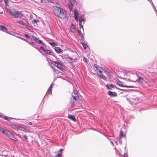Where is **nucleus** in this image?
<instances>
[{
    "label": "nucleus",
    "instance_id": "nucleus-23",
    "mask_svg": "<svg viewBox=\"0 0 157 157\" xmlns=\"http://www.w3.org/2000/svg\"><path fill=\"white\" fill-rule=\"evenodd\" d=\"M11 133V132H10L8 130H6V132H5V133L4 134L7 136L9 137V135Z\"/></svg>",
    "mask_w": 157,
    "mask_h": 157
},
{
    "label": "nucleus",
    "instance_id": "nucleus-32",
    "mask_svg": "<svg viewBox=\"0 0 157 157\" xmlns=\"http://www.w3.org/2000/svg\"><path fill=\"white\" fill-rule=\"evenodd\" d=\"M100 77H101L102 78L105 80L106 78V77L103 75V74L101 75V76H100Z\"/></svg>",
    "mask_w": 157,
    "mask_h": 157
},
{
    "label": "nucleus",
    "instance_id": "nucleus-29",
    "mask_svg": "<svg viewBox=\"0 0 157 157\" xmlns=\"http://www.w3.org/2000/svg\"><path fill=\"white\" fill-rule=\"evenodd\" d=\"M49 44L52 46L54 47L56 45V44L54 42H50Z\"/></svg>",
    "mask_w": 157,
    "mask_h": 157
},
{
    "label": "nucleus",
    "instance_id": "nucleus-26",
    "mask_svg": "<svg viewBox=\"0 0 157 157\" xmlns=\"http://www.w3.org/2000/svg\"><path fill=\"white\" fill-rule=\"evenodd\" d=\"M78 33L79 34V36L81 37L82 38L83 37V35L82 33H81V31H79V30H78Z\"/></svg>",
    "mask_w": 157,
    "mask_h": 157
},
{
    "label": "nucleus",
    "instance_id": "nucleus-21",
    "mask_svg": "<svg viewBox=\"0 0 157 157\" xmlns=\"http://www.w3.org/2000/svg\"><path fill=\"white\" fill-rule=\"evenodd\" d=\"M44 51L46 54H47L50 55L51 54L52 52H51L48 50H44Z\"/></svg>",
    "mask_w": 157,
    "mask_h": 157
},
{
    "label": "nucleus",
    "instance_id": "nucleus-17",
    "mask_svg": "<svg viewBox=\"0 0 157 157\" xmlns=\"http://www.w3.org/2000/svg\"><path fill=\"white\" fill-rule=\"evenodd\" d=\"M16 22L23 26H25L26 25V24L22 21H17Z\"/></svg>",
    "mask_w": 157,
    "mask_h": 157
},
{
    "label": "nucleus",
    "instance_id": "nucleus-25",
    "mask_svg": "<svg viewBox=\"0 0 157 157\" xmlns=\"http://www.w3.org/2000/svg\"><path fill=\"white\" fill-rule=\"evenodd\" d=\"M137 80L139 82H142L143 80V79L142 77H140Z\"/></svg>",
    "mask_w": 157,
    "mask_h": 157
},
{
    "label": "nucleus",
    "instance_id": "nucleus-53",
    "mask_svg": "<svg viewBox=\"0 0 157 157\" xmlns=\"http://www.w3.org/2000/svg\"><path fill=\"white\" fill-rule=\"evenodd\" d=\"M0 131H1V128H0Z\"/></svg>",
    "mask_w": 157,
    "mask_h": 157
},
{
    "label": "nucleus",
    "instance_id": "nucleus-52",
    "mask_svg": "<svg viewBox=\"0 0 157 157\" xmlns=\"http://www.w3.org/2000/svg\"><path fill=\"white\" fill-rule=\"evenodd\" d=\"M111 144H113V143L112 142H111Z\"/></svg>",
    "mask_w": 157,
    "mask_h": 157
},
{
    "label": "nucleus",
    "instance_id": "nucleus-1",
    "mask_svg": "<svg viewBox=\"0 0 157 157\" xmlns=\"http://www.w3.org/2000/svg\"><path fill=\"white\" fill-rule=\"evenodd\" d=\"M5 10L8 13L15 18H21L23 16V14L18 11L12 10L7 7L5 8Z\"/></svg>",
    "mask_w": 157,
    "mask_h": 157
},
{
    "label": "nucleus",
    "instance_id": "nucleus-45",
    "mask_svg": "<svg viewBox=\"0 0 157 157\" xmlns=\"http://www.w3.org/2000/svg\"><path fill=\"white\" fill-rule=\"evenodd\" d=\"M28 124L29 125H32V122H29L28 123Z\"/></svg>",
    "mask_w": 157,
    "mask_h": 157
},
{
    "label": "nucleus",
    "instance_id": "nucleus-19",
    "mask_svg": "<svg viewBox=\"0 0 157 157\" xmlns=\"http://www.w3.org/2000/svg\"><path fill=\"white\" fill-rule=\"evenodd\" d=\"M81 44L83 45V47L85 49H86V48L88 47L87 44L85 42H81Z\"/></svg>",
    "mask_w": 157,
    "mask_h": 157
},
{
    "label": "nucleus",
    "instance_id": "nucleus-4",
    "mask_svg": "<svg viewBox=\"0 0 157 157\" xmlns=\"http://www.w3.org/2000/svg\"><path fill=\"white\" fill-rule=\"evenodd\" d=\"M52 63L60 70L62 71L63 70V64L60 61H58L57 62L53 61V63Z\"/></svg>",
    "mask_w": 157,
    "mask_h": 157
},
{
    "label": "nucleus",
    "instance_id": "nucleus-13",
    "mask_svg": "<svg viewBox=\"0 0 157 157\" xmlns=\"http://www.w3.org/2000/svg\"><path fill=\"white\" fill-rule=\"evenodd\" d=\"M63 149H60L58 152L57 155L55 156V157H61V155L62 153V151H63Z\"/></svg>",
    "mask_w": 157,
    "mask_h": 157
},
{
    "label": "nucleus",
    "instance_id": "nucleus-47",
    "mask_svg": "<svg viewBox=\"0 0 157 157\" xmlns=\"http://www.w3.org/2000/svg\"><path fill=\"white\" fill-rule=\"evenodd\" d=\"M68 58L70 59V60H71V61H73V59H72L71 58Z\"/></svg>",
    "mask_w": 157,
    "mask_h": 157
},
{
    "label": "nucleus",
    "instance_id": "nucleus-39",
    "mask_svg": "<svg viewBox=\"0 0 157 157\" xmlns=\"http://www.w3.org/2000/svg\"><path fill=\"white\" fill-rule=\"evenodd\" d=\"M23 138L25 139L26 140H28V138L26 135H24L23 136Z\"/></svg>",
    "mask_w": 157,
    "mask_h": 157
},
{
    "label": "nucleus",
    "instance_id": "nucleus-14",
    "mask_svg": "<svg viewBox=\"0 0 157 157\" xmlns=\"http://www.w3.org/2000/svg\"><path fill=\"white\" fill-rule=\"evenodd\" d=\"M9 137L10 139H11L12 140L14 141H16L17 140V139L14 136L13 134L12 133H10V134L9 135Z\"/></svg>",
    "mask_w": 157,
    "mask_h": 157
},
{
    "label": "nucleus",
    "instance_id": "nucleus-35",
    "mask_svg": "<svg viewBox=\"0 0 157 157\" xmlns=\"http://www.w3.org/2000/svg\"><path fill=\"white\" fill-rule=\"evenodd\" d=\"M72 6H73V5L72 4H70V5L69 6V8L70 10L72 9Z\"/></svg>",
    "mask_w": 157,
    "mask_h": 157
},
{
    "label": "nucleus",
    "instance_id": "nucleus-38",
    "mask_svg": "<svg viewBox=\"0 0 157 157\" xmlns=\"http://www.w3.org/2000/svg\"><path fill=\"white\" fill-rule=\"evenodd\" d=\"M6 130H3L2 129H2H1V131H1L2 133L5 134V132H6Z\"/></svg>",
    "mask_w": 157,
    "mask_h": 157
},
{
    "label": "nucleus",
    "instance_id": "nucleus-5",
    "mask_svg": "<svg viewBox=\"0 0 157 157\" xmlns=\"http://www.w3.org/2000/svg\"><path fill=\"white\" fill-rule=\"evenodd\" d=\"M117 84L120 86H121L123 87H129V88H132L133 86H127L126 85H124V83L120 80H118L117 81Z\"/></svg>",
    "mask_w": 157,
    "mask_h": 157
},
{
    "label": "nucleus",
    "instance_id": "nucleus-43",
    "mask_svg": "<svg viewBox=\"0 0 157 157\" xmlns=\"http://www.w3.org/2000/svg\"><path fill=\"white\" fill-rule=\"evenodd\" d=\"M83 60L85 62H87V59L86 58H84V59H83Z\"/></svg>",
    "mask_w": 157,
    "mask_h": 157
},
{
    "label": "nucleus",
    "instance_id": "nucleus-34",
    "mask_svg": "<svg viewBox=\"0 0 157 157\" xmlns=\"http://www.w3.org/2000/svg\"><path fill=\"white\" fill-rule=\"evenodd\" d=\"M79 25H80V29H81L82 28V29L83 30L84 29H83V26L82 24V23H81V24H79Z\"/></svg>",
    "mask_w": 157,
    "mask_h": 157
},
{
    "label": "nucleus",
    "instance_id": "nucleus-6",
    "mask_svg": "<svg viewBox=\"0 0 157 157\" xmlns=\"http://www.w3.org/2000/svg\"><path fill=\"white\" fill-rule=\"evenodd\" d=\"M97 70L98 75L100 76H101V75L104 74V72L105 71V70L102 68L97 69Z\"/></svg>",
    "mask_w": 157,
    "mask_h": 157
},
{
    "label": "nucleus",
    "instance_id": "nucleus-11",
    "mask_svg": "<svg viewBox=\"0 0 157 157\" xmlns=\"http://www.w3.org/2000/svg\"><path fill=\"white\" fill-rule=\"evenodd\" d=\"M55 51L58 53H62L63 52V51L61 50L59 47H55Z\"/></svg>",
    "mask_w": 157,
    "mask_h": 157
},
{
    "label": "nucleus",
    "instance_id": "nucleus-42",
    "mask_svg": "<svg viewBox=\"0 0 157 157\" xmlns=\"http://www.w3.org/2000/svg\"><path fill=\"white\" fill-rule=\"evenodd\" d=\"M129 79L130 80H131L132 81H135L134 80V79H132V78H131V77H130V78H129Z\"/></svg>",
    "mask_w": 157,
    "mask_h": 157
},
{
    "label": "nucleus",
    "instance_id": "nucleus-54",
    "mask_svg": "<svg viewBox=\"0 0 157 157\" xmlns=\"http://www.w3.org/2000/svg\"><path fill=\"white\" fill-rule=\"evenodd\" d=\"M5 157H7L6 156H5Z\"/></svg>",
    "mask_w": 157,
    "mask_h": 157
},
{
    "label": "nucleus",
    "instance_id": "nucleus-10",
    "mask_svg": "<svg viewBox=\"0 0 157 157\" xmlns=\"http://www.w3.org/2000/svg\"><path fill=\"white\" fill-rule=\"evenodd\" d=\"M68 117L70 119L74 121H76V118L74 115H72L71 114H69Z\"/></svg>",
    "mask_w": 157,
    "mask_h": 157
},
{
    "label": "nucleus",
    "instance_id": "nucleus-49",
    "mask_svg": "<svg viewBox=\"0 0 157 157\" xmlns=\"http://www.w3.org/2000/svg\"><path fill=\"white\" fill-rule=\"evenodd\" d=\"M124 157H128V156L127 155H124Z\"/></svg>",
    "mask_w": 157,
    "mask_h": 157
},
{
    "label": "nucleus",
    "instance_id": "nucleus-51",
    "mask_svg": "<svg viewBox=\"0 0 157 157\" xmlns=\"http://www.w3.org/2000/svg\"><path fill=\"white\" fill-rule=\"evenodd\" d=\"M126 75H128V74H126Z\"/></svg>",
    "mask_w": 157,
    "mask_h": 157
},
{
    "label": "nucleus",
    "instance_id": "nucleus-30",
    "mask_svg": "<svg viewBox=\"0 0 157 157\" xmlns=\"http://www.w3.org/2000/svg\"><path fill=\"white\" fill-rule=\"evenodd\" d=\"M104 73H105L106 74V75L107 76H110L109 72L108 71H106V70L105 72H104Z\"/></svg>",
    "mask_w": 157,
    "mask_h": 157
},
{
    "label": "nucleus",
    "instance_id": "nucleus-12",
    "mask_svg": "<svg viewBox=\"0 0 157 157\" xmlns=\"http://www.w3.org/2000/svg\"><path fill=\"white\" fill-rule=\"evenodd\" d=\"M106 86L108 89L112 90V88L114 89L115 88V86L112 84H107Z\"/></svg>",
    "mask_w": 157,
    "mask_h": 157
},
{
    "label": "nucleus",
    "instance_id": "nucleus-15",
    "mask_svg": "<svg viewBox=\"0 0 157 157\" xmlns=\"http://www.w3.org/2000/svg\"><path fill=\"white\" fill-rule=\"evenodd\" d=\"M0 29L2 30L3 31L6 32L8 31L7 28L4 26L0 25Z\"/></svg>",
    "mask_w": 157,
    "mask_h": 157
},
{
    "label": "nucleus",
    "instance_id": "nucleus-20",
    "mask_svg": "<svg viewBox=\"0 0 157 157\" xmlns=\"http://www.w3.org/2000/svg\"><path fill=\"white\" fill-rule=\"evenodd\" d=\"M3 118H4L5 120H7V121H10L12 119H13L11 117H6V116H5V115H4V116Z\"/></svg>",
    "mask_w": 157,
    "mask_h": 157
},
{
    "label": "nucleus",
    "instance_id": "nucleus-44",
    "mask_svg": "<svg viewBox=\"0 0 157 157\" xmlns=\"http://www.w3.org/2000/svg\"><path fill=\"white\" fill-rule=\"evenodd\" d=\"M52 84H51L50 86L49 89L52 90Z\"/></svg>",
    "mask_w": 157,
    "mask_h": 157
},
{
    "label": "nucleus",
    "instance_id": "nucleus-3",
    "mask_svg": "<svg viewBox=\"0 0 157 157\" xmlns=\"http://www.w3.org/2000/svg\"><path fill=\"white\" fill-rule=\"evenodd\" d=\"M54 12L56 16L60 18L62 17L63 15V10L60 7H56L54 11Z\"/></svg>",
    "mask_w": 157,
    "mask_h": 157
},
{
    "label": "nucleus",
    "instance_id": "nucleus-18",
    "mask_svg": "<svg viewBox=\"0 0 157 157\" xmlns=\"http://www.w3.org/2000/svg\"><path fill=\"white\" fill-rule=\"evenodd\" d=\"M17 129L23 131H24L25 129V128H24L22 126L19 125L18 126Z\"/></svg>",
    "mask_w": 157,
    "mask_h": 157
},
{
    "label": "nucleus",
    "instance_id": "nucleus-36",
    "mask_svg": "<svg viewBox=\"0 0 157 157\" xmlns=\"http://www.w3.org/2000/svg\"><path fill=\"white\" fill-rule=\"evenodd\" d=\"M38 21V20L33 19L32 21V23H35L36 22H37Z\"/></svg>",
    "mask_w": 157,
    "mask_h": 157
},
{
    "label": "nucleus",
    "instance_id": "nucleus-33",
    "mask_svg": "<svg viewBox=\"0 0 157 157\" xmlns=\"http://www.w3.org/2000/svg\"><path fill=\"white\" fill-rule=\"evenodd\" d=\"M75 26L73 24H71V29H75Z\"/></svg>",
    "mask_w": 157,
    "mask_h": 157
},
{
    "label": "nucleus",
    "instance_id": "nucleus-7",
    "mask_svg": "<svg viewBox=\"0 0 157 157\" xmlns=\"http://www.w3.org/2000/svg\"><path fill=\"white\" fill-rule=\"evenodd\" d=\"M74 17L75 20H76V21H78V10H75L74 12Z\"/></svg>",
    "mask_w": 157,
    "mask_h": 157
},
{
    "label": "nucleus",
    "instance_id": "nucleus-37",
    "mask_svg": "<svg viewBox=\"0 0 157 157\" xmlns=\"http://www.w3.org/2000/svg\"><path fill=\"white\" fill-rule=\"evenodd\" d=\"M24 36L25 37L29 38V39H30V37L27 34H24Z\"/></svg>",
    "mask_w": 157,
    "mask_h": 157
},
{
    "label": "nucleus",
    "instance_id": "nucleus-48",
    "mask_svg": "<svg viewBox=\"0 0 157 157\" xmlns=\"http://www.w3.org/2000/svg\"><path fill=\"white\" fill-rule=\"evenodd\" d=\"M3 117H4V116H3V115H0V117H2V118H3Z\"/></svg>",
    "mask_w": 157,
    "mask_h": 157
},
{
    "label": "nucleus",
    "instance_id": "nucleus-27",
    "mask_svg": "<svg viewBox=\"0 0 157 157\" xmlns=\"http://www.w3.org/2000/svg\"><path fill=\"white\" fill-rule=\"evenodd\" d=\"M47 94L48 95H50L52 94V90L49 89L47 92Z\"/></svg>",
    "mask_w": 157,
    "mask_h": 157
},
{
    "label": "nucleus",
    "instance_id": "nucleus-41",
    "mask_svg": "<svg viewBox=\"0 0 157 157\" xmlns=\"http://www.w3.org/2000/svg\"><path fill=\"white\" fill-rule=\"evenodd\" d=\"M52 68L53 69H54V72H56L57 74L59 73V71L58 70H56V69H54L53 67H52Z\"/></svg>",
    "mask_w": 157,
    "mask_h": 157
},
{
    "label": "nucleus",
    "instance_id": "nucleus-28",
    "mask_svg": "<svg viewBox=\"0 0 157 157\" xmlns=\"http://www.w3.org/2000/svg\"><path fill=\"white\" fill-rule=\"evenodd\" d=\"M33 38V40L35 41L36 42H38V41H39V40L37 39V38L36 37H35L33 36H32Z\"/></svg>",
    "mask_w": 157,
    "mask_h": 157
},
{
    "label": "nucleus",
    "instance_id": "nucleus-40",
    "mask_svg": "<svg viewBox=\"0 0 157 157\" xmlns=\"http://www.w3.org/2000/svg\"><path fill=\"white\" fill-rule=\"evenodd\" d=\"M38 42H39V44H41L43 45L44 44L41 40H39V41H38Z\"/></svg>",
    "mask_w": 157,
    "mask_h": 157
},
{
    "label": "nucleus",
    "instance_id": "nucleus-9",
    "mask_svg": "<svg viewBox=\"0 0 157 157\" xmlns=\"http://www.w3.org/2000/svg\"><path fill=\"white\" fill-rule=\"evenodd\" d=\"M85 16L84 15H82L80 18L79 20V24H81V23H82V21H83V23L84 24V22L85 21Z\"/></svg>",
    "mask_w": 157,
    "mask_h": 157
},
{
    "label": "nucleus",
    "instance_id": "nucleus-8",
    "mask_svg": "<svg viewBox=\"0 0 157 157\" xmlns=\"http://www.w3.org/2000/svg\"><path fill=\"white\" fill-rule=\"evenodd\" d=\"M108 94L112 97H116L117 96V94L115 92H113L111 91H109L108 92Z\"/></svg>",
    "mask_w": 157,
    "mask_h": 157
},
{
    "label": "nucleus",
    "instance_id": "nucleus-24",
    "mask_svg": "<svg viewBox=\"0 0 157 157\" xmlns=\"http://www.w3.org/2000/svg\"><path fill=\"white\" fill-rule=\"evenodd\" d=\"M120 137L122 138L124 136L123 134V132L122 131H121L120 134Z\"/></svg>",
    "mask_w": 157,
    "mask_h": 157
},
{
    "label": "nucleus",
    "instance_id": "nucleus-31",
    "mask_svg": "<svg viewBox=\"0 0 157 157\" xmlns=\"http://www.w3.org/2000/svg\"><path fill=\"white\" fill-rule=\"evenodd\" d=\"M4 2L5 3L6 6H9L8 3V0H4Z\"/></svg>",
    "mask_w": 157,
    "mask_h": 157
},
{
    "label": "nucleus",
    "instance_id": "nucleus-16",
    "mask_svg": "<svg viewBox=\"0 0 157 157\" xmlns=\"http://www.w3.org/2000/svg\"><path fill=\"white\" fill-rule=\"evenodd\" d=\"M18 126V125L15 124L13 123H12L10 124V126L11 127L14 129H17Z\"/></svg>",
    "mask_w": 157,
    "mask_h": 157
},
{
    "label": "nucleus",
    "instance_id": "nucleus-46",
    "mask_svg": "<svg viewBox=\"0 0 157 157\" xmlns=\"http://www.w3.org/2000/svg\"><path fill=\"white\" fill-rule=\"evenodd\" d=\"M40 48L41 49H42L43 51H44V50H45L43 47H41Z\"/></svg>",
    "mask_w": 157,
    "mask_h": 157
},
{
    "label": "nucleus",
    "instance_id": "nucleus-2",
    "mask_svg": "<svg viewBox=\"0 0 157 157\" xmlns=\"http://www.w3.org/2000/svg\"><path fill=\"white\" fill-rule=\"evenodd\" d=\"M78 98V92L75 89L74 90L73 92L72 93L71 96L70 98L71 102L72 104V107H73L76 101Z\"/></svg>",
    "mask_w": 157,
    "mask_h": 157
},
{
    "label": "nucleus",
    "instance_id": "nucleus-22",
    "mask_svg": "<svg viewBox=\"0 0 157 157\" xmlns=\"http://www.w3.org/2000/svg\"><path fill=\"white\" fill-rule=\"evenodd\" d=\"M41 2H46L49 3L50 2L52 1V0H40Z\"/></svg>",
    "mask_w": 157,
    "mask_h": 157
},
{
    "label": "nucleus",
    "instance_id": "nucleus-50",
    "mask_svg": "<svg viewBox=\"0 0 157 157\" xmlns=\"http://www.w3.org/2000/svg\"><path fill=\"white\" fill-rule=\"evenodd\" d=\"M2 0H0V2H2Z\"/></svg>",
    "mask_w": 157,
    "mask_h": 157
}]
</instances>
